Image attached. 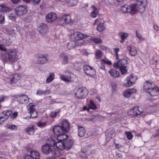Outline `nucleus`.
I'll return each mask as SVG.
<instances>
[{"label": "nucleus", "instance_id": "f257e3e1", "mask_svg": "<svg viewBox=\"0 0 159 159\" xmlns=\"http://www.w3.org/2000/svg\"><path fill=\"white\" fill-rule=\"evenodd\" d=\"M1 59L3 61H9L11 63L16 62L18 60L17 50L16 49H11L2 53Z\"/></svg>", "mask_w": 159, "mask_h": 159}, {"label": "nucleus", "instance_id": "f03ea898", "mask_svg": "<svg viewBox=\"0 0 159 159\" xmlns=\"http://www.w3.org/2000/svg\"><path fill=\"white\" fill-rule=\"evenodd\" d=\"M70 36L71 38L75 40L77 42L78 46H81L84 44L83 39L88 37L89 36L79 32H75L73 30H70Z\"/></svg>", "mask_w": 159, "mask_h": 159}, {"label": "nucleus", "instance_id": "7ed1b4c3", "mask_svg": "<svg viewBox=\"0 0 159 159\" xmlns=\"http://www.w3.org/2000/svg\"><path fill=\"white\" fill-rule=\"evenodd\" d=\"M136 3L133 4L135 8H137V11H139L143 12L145 9V4L147 3L146 0H136Z\"/></svg>", "mask_w": 159, "mask_h": 159}, {"label": "nucleus", "instance_id": "20e7f679", "mask_svg": "<svg viewBox=\"0 0 159 159\" xmlns=\"http://www.w3.org/2000/svg\"><path fill=\"white\" fill-rule=\"evenodd\" d=\"M20 76L19 74H15L13 75L12 78H7V81L9 83L17 86L20 84Z\"/></svg>", "mask_w": 159, "mask_h": 159}, {"label": "nucleus", "instance_id": "39448f33", "mask_svg": "<svg viewBox=\"0 0 159 159\" xmlns=\"http://www.w3.org/2000/svg\"><path fill=\"white\" fill-rule=\"evenodd\" d=\"M88 93V90L85 88H79L75 93L76 96L79 98H84Z\"/></svg>", "mask_w": 159, "mask_h": 159}, {"label": "nucleus", "instance_id": "423d86ee", "mask_svg": "<svg viewBox=\"0 0 159 159\" xmlns=\"http://www.w3.org/2000/svg\"><path fill=\"white\" fill-rule=\"evenodd\" d=\"M135 6L132 4L128 6L125 5L121 7V10L124 13L129 12L132 14H134L137 12V8H135Z\"/></svg>", "mask_w": 159, "mask_h": 159}, {"label": "nucleus", "instance_id": "0eeeda50", "mask_svg": "<svg viewBox=\"0 0 159 159\" xmlns=\"http://www.w3.org/2000/svg\"><path fill=\"white\" fill-rule=\"evenodd\" d=\"M16 13L18 16H22L27 12V7L25 5H20L17 7L15 9Z\"/></svg>", "mask_w": 159, "mask_h": 159}, {"label": "nucleus", "instance_id": "6e6552de", "mask_svg": "<svg viewBox=\"0 0 159 159\" xmlns=\"http://www.w3.org/2000/svg\"><path fill=\"white\" fill-rule=\"evenodd\" d=\"M58 21L60 25H64L70 23L71 19L70 15H66L59 17Z\"/></svg>", "mask_w": 159, "mask_h": 159}, {"label": "nucleus", "instance_id": "1a4fd4ad", "mask_svg": "<svg viewBox=\"0 0 159 159\" xmlns=\"http://www.w3.org/2000/svg\"><path fill=\"white\" fill-rule=\"evenodd\" d=\"M98 24L97 30L99 32H102L106 28V26L104 23L102 22V20L100 18H98L94 21L93 24L95 25Z\"/></svg>", "mask_w": 159, "mask_h": 159}, {"label": "nucleus", "instance_id": "9d476101", "mask_svg": "<svg viewBox=\"0 0 159 159\" xmlns=\"http://www.w3.org/2000/svg\"><path fill=\"white\" fill-rule=\"evenodd\" d=\"M144 113L143 112L139 111V107H135L133 108L130 109L128 112V115L132 117H134L140 115L144 116L145 115Z\"/></svg>", "mask_w": 159, "mask_h": 159}, {"label": "nucleus", "instance_id": "9b49d317", "mask_svg": "<svg viewBox=\"0 0 159 159\" xmlns=\"http://www.w3.org/2000/svg\"><path fill=\"white\" fill-rule=\"evenodd\" d=\"M84 70L85 73L87 75L93 77L96 74V70L92 67L86 65L84 66Z\"/></svg>", "mask_w": 159, "mask_h": 159}, {"label": "nucleus", "instance_id": "f8f14e48", "mask_svg": "<svg viewBox=\"0 0 159 159\" xmlns=\"http://www.w3.org/2000/svg\"><path fill=\"white\" fill-rule=\"evenodd\" d=\"M57 17V14L54 12H50L46 16V22L48 23H51L55 20Z\"/></svg>", "mask_w": 159, "mask_h": 159}, {"label": "nucleus", "instance_id": "ddd939ff", "mask_svg": "<svg viewBox=\"0 0 159 159\" xmlns=\"http://www.w3.org/2000/svg\"><path fill=\"white\" fill-rule=\"evenodd\" d=\"M147 93L152 96L155 97L153 99L156 100L158 98L159 90L158 87L155 85Z\"/></svg>", "mask_w": 159, "mask_h": 159}, {"label": "nucleus", "instance_id": "4468645a", "mask_svg": "<svg viewBox=\"0 0 159 159\" xmlns=\"http://www.w3.org/2000/svg\"><path fill=\"white\" fill-rule=\"evenodd\" d=\"M155 85V83L152 81L149 80L146 81L143 84V90L147 93Z\"/></svg>", "mask_w": 159, "mask_h": 159}, {"label": "nucleus", "instance_id": "2eb2a0df", "mask_svg": "<svg viewBox=\"0 0 159 159\" xmlns=\"http://www.w3.org/2000/svg\"><path fill=\"white\" fill-rule=\"evenodd\" d=\"M39 152L35 150H32L30 155H26L24 157V159H39Z\"/></svg>", "mask_w": 159, "mask_h": 159}, {"label": "nucleus", "instance_id": "dca6fc26", "mask_svg": "<svg viewBox=\"0 0 159 159\" xmlns=\"http://www.w3.org/2000/svg\"><path fill=\"white\" fill-rule=\"evenodd\" d=\"M30 113V117L34 118L37 116V112L35 110V107L34 105L30 103L27 106Z\"/></svg>", "mask_w": 159, "mask_h": 159}, {"label": "nucleus", "instance_id": "f3484780", "mask_svg": "<svg viewBox=\"0 0 159 159\" xmlns=\"http://www.w3.org/2000/svg\"><path fill=\"white\" fill-rule=\"evenodd\" d=\"M53 149L52 146L46 143L43 144L41 148L42 152L43 153L46 154H48L51 153Z\"/></svg>", "mask_w": 159, "mask_h": 159}, {"label": "nucleus", "instance_id": "a211bd4d", "mask_svg": "<svg viewBox=\"0 0 159 159\" xmlns=\"http://www.w3.org/2000/svg\"><path fill=\"white\" fill-rule=\"evenodd\" d=\"M48 26L45 24L41 23L39 24L38 30L40 34L42 36L46 34L47 32Z\"/></svg>", "mask_w": 159, "mask_h": 159}, {"label": "nucleus", "instance_id": "6ab92c4d", "mask_svg": "<svg viewBox=\"0 0 159 159\" xmlns=\"http://www.w3.org/2000/svg\"><path fill=\"white\" fill-rule=\"evenodd\" d=\"M53 131L54 134L57 136L62 134L63 133H65L63 129L61 126H55L53 128Z\"/></svg>", "mask_w": 159, "mask_h": 159}, {"label": "nucleus", "instance_id": "aec40b11", "mask_svg": "<svg viewBox=\"0 0 159 159\" xmlns=\"http://www.w3.org/2000/svg\"><path fill=\"white\" fill-rule=\"evenodd\" d=\"M136 91L134 89H128L125 90L123 93V96L126 98H129L132 94L136 93Z\"/></svg>", "mask_w": 159, "mask_h": 159}, {"label": "nucleus", "instance_id": "412c9836", "mask_svg": "<svg viewBox=\"0 0 159 159\" xmlns=\"http://www.w3.org/2000/svg\"><path fill=\"white\" fill-rule=\"evenodd\" d=\"M29 101V98L28 97L25 95L20 96L18 99V102L21 104L27 103Z\"/></svg>", "mask_w": 159, "mask_h": 159}, {"label": "nucleus", "instance_id": "4be33fe9", "mask_svg": "<svg viewBox=\"0 0 159 159\" xmlns=\"http://www.w3.org/2000/svg\"><path fill=\"white\" fill-rule=\"evenodd\" d=\"M73 144V141L68 138L64 142L65 149L69 150Z\"/></svg>", "mask_w": 159, "mask_h": 159}, {"label": "nucleus", "instance_id": "5701e85b", "mask_svg": "<svg viewBox=\"0 0 159 159\" xmlns=\"http://www.w3.org/2000/svg\"><path fill=\"white\" fill-rule=\"evenodd\" d=\"M62 129H63L65 133L68 132L69 129V125L68 121L66 120H64L62 123Z\"/></svg>", "mask_w": 159, "mask_h": 159}, {"label": "nucleus", "instance_id": "b1692460", "mask_svg": "<svg viewBox=\"0 0 159 159\" xmlns=\"http://www.w3.org/2000/svg\"><path fill=\"white\" fill-rule=\"evenodd\" d=\"M60 77L61 80L66 82H70L71 81V75L70 74H69L67 76L60 75Z\"/></svg>", "mask_w": 159, "mask_h": 159}, {"label": "nucleus", "instance_id": "393cba45", "mask_svg": "<svg viewBox=\"0 0 159 159\" xmlns=\"http://www.w3.org/2000/svg\"><path fill=\"white\" fill-rule=\"evenodd\" d=\"M127 49L132 56H135L137 54V50L135 47L132 46H129L127 47Z\"/></svg>", "mask_w": 159, "mask_h": 159}, {"label": "nucleus", "instance_id": "a878e982", "mask_svg": "<svg viewBox=\"0 0 159 159\" xmlns=\"http://www.w3.org/2000/svg\"><path fill=\"white\" fill-rule=\"evenodd\" d=\"M119 35L120 38V42L121 43H123L125 42V39L128 37L129 34L126 33L122 32L119 34Z\"/></svg>", "mask_w": 159, "mask_h": 159}, {"label": "nucleus", "instance_id": "bb28decb", "mask_svg": "<svg viewBox=\"0 0 159 159\" xmlns=\"http://www.w3.org/2000/svg\"><path fill=\"white\" fill-rule=\"evenodd\" d=\"M78 46L77 42L74 41H70L67 44V48L69 50H70L75 48Z\"/></svg>", "mask_w": 159, "mask_h": 159}, {"label": "nucleus", "instance_id": "cd10ccee", "mask_svg": "<svg viewBox=\"0 0 159 159\" xmlns=\"http://www.w3.org/2000/svg\"><path fill=\"white\" fill-rule=\"evenodd\" d=\"M59 57L61 59L62 63L63 64H66L68 63V57L65 54L61 53Z\"/></svg>", "mask_w": 159, "mask_h": 159}, {"label": "nucleus", "instance_id": "c85d7f7f", "mask_svg": "<svg viewBox=\"0 0 159 159\" xmlns=\"http://www.w3.org/2000/svg\"><path fill=\"white\" fill-rule=\"evenodd\" d=\"M57 148L59 150H63L65 149L64 142L58 141L56 143Z\"/></svg>", "mask_w": 159, "mask_h": 159}, {"label": "nucleus", "instance_id": "c756f323", "mask_svg": "<svg viewBox=\"0 0 159 159\" xmlns=\"http://www.w3.org/2000/svg\"><path fill=\"white\" fill-rule=\"evenodd\" d=\"M55 78V75L53 73L50 72L47 77L46 80V83H49L52 81Z\"/></svg>", "mask_w": 159, "mask_h": 159}, {"label": "nucleus", "instance_id": "7c9ffc66", "mask_svg": "<svg viewBox=\"0 0 159 159\" xmlns=\"http://www.w3.org/2000/svg\"><path fill=\"white\" fill-rule=\"evenodd\" d=\"M78 2V0H70L64 3L65 5L69 7H73L75 6Z\"/></svg>", "mask_w": 159, "mask_h": 159}, {"label": "nucleus", "instance_id": "2f4dec72", "mask_svg": "<svg viewBox=\"0 0 159 159\" xmlns=\"http://www.w3.org/2000/svg\"><path fill=\"white\" fill-rule=\"evenodd\" d=\"M47 61V58L44 56H39L37 57V62L38 64H43Z\"/></svg>", "mask_w": 159, "mask_h": 159}, {"label": "nucleus", "instance_id": "473e14b6", "mask_svg": "<svg viewBox=\"0 0 159 159\" xmlns=\"http://www.w3.org/2000/svg\"><path fill=\"white\" fill-rule=\"evenodd\" d=\"M65 133H63L57 136V139L58 141L64 142L68 138V136Z\"/></svg>", "mask_w": 159, "mask_h": 159}, {"label": "nucleus", "instance_id": "72a5a7b5", "mask_svg": "<svg viewBox=\"0 0 159 159\" xmlns=\"http://www.w3.org/2000/svg\"><path fill=\"white\" fill-rule=\"evenodd\" d=\"M50 91L48 89H47L45 91L38 89L36 92V94L38 95H46L50 93Z\"/></svg>", "mask_w": 159, "mask_h": 159}, {"label": "nucleus", "instance_id": "f704fd0d", "mask_svg": "<svg viewBox=\"0 0 159 159\" xmlns=\"http://www.w3.org/2000/svg\"><path fill=\"white\" fill-rule=\"evenodd\" d=\"M93 11L91 12V16L93 18L96 17L98 14V10L97 8L93 6L91 7Z\"/></svg>", "mask_w": 159, "mask_h": 159}, {"label": "nucleus", "instance_id": "c9c22d12", "mask_svg": "<svg viewBox=\"0 0 159 159\" xmlns=\"http://www.w3.org/2000/svg\"><path fill=\"white\" fill-rule=\"evenodd\" d=\"M78 133L79 135L81 137L84 136L85 133V130L84 127L81 126L78 127Z\"/></svg>", "mask_w": 159, "mask_h": 159}, {"label": "nucleus", "instance_id": "e433bc0d", "mask_svg": "<svg viewBox=\"0 0 159 159\" xmlns=\"http://www.w3.org/2000/svg\"><path fill=\"white\" fill-rule=\"evenodd\" d=\"M10 10V8L4 4L0 5V11L3 12H7Z\"/></svg>", "mask_w": 159, "mask_h": 159}, {"label": "nucleus", "instance_id": "4c0bfd02", "mask_svg": "<svg viewBox=\"0 0 159 159\" xmlns=\"http://www.w3.org/2000/svg\"><path fill=\"white\" fill-rule=\"evenodd\" d=\"M26 131L29 135L33 134L35 131V129L33 125H30L25 129Z\"/></svg>", "mask_w": 159, "mask_h": 159}, {"label": "nucleus", "instance_id": "58836bf2", "mask_svg": "<svg viewBox=\"0 0 159 159\" xmlns=\"http://www.w3.org/2000/svg\"><path fill=\"white\" fill-rule=\"evenodd\" d=\"M110 75L112 77H116L119 75V73L116 70L114 69H111L109 71Z\"/></svg>", "mask_w": 159, "mask_h": 159}, {"label": "nucleus", "instance_id": "ea45409f", "mask_svg": "<svg viewBox=\"0 0 159 159\" xmlns=\"http://www.w3.org/2000/svg\"><path fill=\"white\" fill-rule=\"evenodd\" d=\"M90 39L93 43L96 44H101L102 42V39L99 38L91 37L90 38Z\"/></svg>", "mask_w": 159, "mask_h": 159}, {"label": "nucleus", "instance_id": "a19ab883", "mask_svg": "<svg viewBox=\"0 0 159 159\" xmlns=\"http://www.w3.org/2000/svg\"><path fill=\"white\" fill-rule=\"evenodd\" d=\"M51 153L52 155L55 157H58L61 156V153L60 151L57 149V150L53 149Z\"/></svg>", "mask_w": 159, "mask_h": 159}, {"label": "nucleus", "instance_id": "79ce46f5", "mask_svg": "<svg viewBox=\"0 0 159 159\" xmlns=\"http://www.w3.org/2000/svg\"><path fill=\"white\" fill-rule=\"evenodd\" d=\"M2 113L3 115V116L7 120L9 117H10L12 113V112L11 110H7L6 111L2 112Z\"/></svg>", "mask_w": 159, "mask_h": 159}, {"label": "nucleus", "instance_id": "37998d69", "mask_svg": "<svg viewBox=\"0 0 159 159\" xmlns=\"http://www.w3.org/2000/svg\"><path fill=\"white\" fill-rule=\"evenodd\" d=\"M46 144L52 146V148L54 149V147L55 144V142L54 139L51 138L48 139L47 143Z\"/></svg>", "mask_w": 159, "mask_h": 159}, {"label": "nucleus", "instance_id": "c03bdc74", "mask_svg": "<svg viewBox=\"0 0 159 159\" xmlns=\"http://www.w3.org/2000/svg\"><path fill=\"white\" fill-rule=\"evenodd\" d=\"M123 85L125 87H129L131 86L132 84L130 82L129 78L127 77L123 83Z\"/></svg>", "mask_w": 159, "mask_h": 159}, {"label": "nucleus", "instance_id": "a18cd8bd", "mask_svg": "<svg viewBox=\"0 0 159 159\" xmlns=\"http://www.w3.org/2000/svg\"><path fill=\"white\" fill-rule=\"evenodd\" d=\"M60 112V110L59 109H57L54 111H52L50 114V116L52 118H54L57 115L59 114Z\"/></svg>", "mask_w": 159, "mask_h": 159}, {"label": "nucleus", "instance_id": "49530a36", "mask_svg": "<svg viewBox=\"0 0 159 159\" xmlns=\"http://www.w3.org/2000/svg\"><path fill=\"white\" fill-rule=\"evenodd\" d=\"M88 106L89 109L95 110L97 109V108L96 105L92 100H90V103Z\"/></svg>", "mask_w": 159, "mask_h": 159}, {"label": "nucleus", "instance_id": "de8ad7c7", "mask_svg": "<svg viewBox=\"0 0 159 159\" xmlns=\"http://www.w3.org/2000/svg\"><path fill=\"white\" fill-rule=\"evenodd\" d=\"M127 61L125 59H122L118 61L119 67L125 66L127 63Z\"/></svg>", "mask_w": 159, "mask_h": 159}, {"label": "nucleus", "instance_id": "09e8293b", "mask_svg": "<svg viewBox=\"0 0 159 159\" xmlns=\"http://www.w3.org/2000/svg\"><path fill=\"white\" fill-rule=\"evenodd\" d=\"M127 77L132 84L135 83L137 80L135 76L134 77L132 75H129Z\"/></svg>", "mask_w": 159, "mask_h": 159}, {"label": "nucleus", "instance_id": "8fccbe9b", "mask_svg": "<svg viewBox=\"0 0 159 159\" xmlns=\"http://www.w3.org/2000/svg\"><path fill=\"white\" fill-rule=\"evenodd\" d=\"M136 35L137 37L141 41H144L145 40L144 38L143 37L141 34L137 31L136 32Z\"/></svg>", "mask_w": 159, "mask_h": 159}, {"label": "nucleus", "instance_id": "3c124183", "mask_svg": "<svg viewBox=\"0 0 159 159\" xmlns=\"http://www.w3.org/2000/svg\"><path fill=\"white\" fill-rule=\"evenodd\" d=\"M96 58L97 59H99L102 57V53L101 51L98 50H97L95 52Z\"/></svg>", "mask_w": 159, "mask_h": 159}, {"label": "nucleus", "instance_id": "603ef678", "mask_svg": "<svg viewBox=\"0 0 159 159\" xmlns=\"http://www.w3.org/2000/svg\"><path fill=\"white\" fill-rule=\"evenodd\" d=\"M126 66L120 67V70L121 72V74H124L127 72V70L126 68Z\"/></svg>", "mask_w": 159, "mask_h": 159}, {"label": "nucleus", "instance_id": "864d4df0", "mask_svg": "<svg viewBox=\"0 0 159 159\" xmlns=\"http://www.w3.org/2000/svg\"><path fill=\"white\" fill-rule=\"evenodd\" d=\"M113 131H112L111 132H106L105 135L106 138L107 139L109 140L110 139H111L112 136V134L113 133Z\"/></svg>", "mask_w": 159, "mask_h": 159}, {"label": "nucleus", "instance_id": "5fc2aeb1", "mask_svg": "<svg viewBox=\"0 0 159 159\" xmlns=\"http://www.w3.org/2000/svg\"><path fill=\"white\" fill-rule=\"evenodd\" d=\"M113 131H112L111 132H106L105 135L106 138L107 139L109 140L110 139H111L112 136V134L113 133Z\"/></svg>", "mask_w": 159, "mask_h": 159}, {"label": "nucleus", "instance_id": "6e6d98bb", "mask_svg": "<svg viewBox=\"0 0 159 159\" xmlns=\"http://www.w3.org/2000/svg\"><path fill=\"white\" fill-rule=\"evenodd\" d=\"M125 134L128 139L131 140L133 137V135L130 132H125Z\"/></svg>", "mask_w": 159, "mask_h": 159}, {"label": "nucleus", "instance_id": "4d7b16f0", "mask_svg": "<svg viewBox=\"0 0 159 159\" xmlns=\"http://www.w3.org/2000/svg\"><path fill=\"white\" fill-rule=\"evenodd\" d=\"M46 124L45 122L39 121L37 123V126L39 127H43L45 126Z\"/></svg>", "mask_w": 159, "mask_h": 159}, {"label": "nucleus", "instance_id": "13d9d810", "mask_svg": "<svg viewBox=\"0 0 159 159\" xmlns=\"http://www.w3.org/2000/svg\"><path fill=\"white\" fill-rule=\"evenodd\" d=\"M8 17L10 20L12 21H15L16 19V15L14 13H12L10 14L9 15Z\"/></svg>", "mask_w": 159, "mask_h": 159}, {"label": "nucleus", "instance_id": "bf43d9fd", "mask_svg": "<svg viewBox=\"0 0 159 159\" xmlns=\"http://www.w3.org/2000/svg\"><path fill=\"white\" fill-rule=\"evenodd\" d=\"M18 113L17 111H15L12 113L10 116V119L11 120L15 119L17 116Z\"/></svg>", "mask_w": 159, "mask_h": 159}, {"label": "nucleus", "instance_id": "052dcab7", "mask_svg": "<svg viewBox=\"0 0 159 159\" xmlns=\"http://www.w3.org/2000/svg\"><path fill=\"white\" fill-rule=\"evenodd\" d=\"M6 127L8 129H14L16 128V126L15 125L8 124L7 125Z\"/></svg>", "mask_w": 159, "mask_h": 159}, {"label": "nucleus", "instance_id": "680f3d73", "mask_svg": "<svg viewBox=\"0 0 159 159\" xmlns=\"http://www.w3.org/2000/svg\"><path fill=\"white\" fill-rule=\"evenodd\" d=\"M101 62L104 63H105L109 65H112V63L110 61L107 60L102 59L101 60Z\"/></svg>", "mask_w": 159, "mask_h": 159}, {"label": "nucleus", "instance_id": "e2e57ef3", "mask_svg": "<svg viewBox=\"0 0 159 159\" xmlns=\"http://www.w3.org/2000/svg\"><path fill=\"white\" fill-rule=\"evenodd\" d=\"M4 16L3 14H0V24H3L4 23Z\"/></svg>", "mask_w": 159, "mask_h": 159}, {"label": "nucleus", "instance_id": "0e129e2a", "mask_svg": "<svg viewBox=\"0 0 159 159\" xmlns=\"http://www.w3.org/2000/svg\"><path fill=\"white\" fill-rule=\"evenodd\" d=\"M113 50L114 52H115L117 59H118V53L120 52V49L118 48H116L113 49Z\"/></svg>", "mask_w": 159, "mask_h": 159}, {"label": "nucleus", "instance_id": "69168bd1", "mask_svg": "<svg viewBox=\"0 0 159 159\" xmlns=\"http://www.w3.org/2000/svg\"><path fill=\"white\" fill-rule=\"evenodd\" d=\"M8 33L10 35L12 36H14L16 34L14 30L12 29H11L10 30L8 31Z\"/></svg>", "mask_w": 159, "mask_h": 159}, {"label": "nucleus", "instance_id": "338daca9", "mask_svg": "<svg viewBox=\"0 0 159 159\" xmlns=\"http://www.w3.org/2000/svg\"><path fill=\"white\" fill-rule=\"evenodd\" d=\"M100 63H98L99 67L101 69H103L105 68V65L104 63L101 62V60L100 61Z\"/></svg>", "mask_w": 159, "mask_h": 159}, {"label": "nucleus", "instance_id": "774afa93", "mask_svg": "<svg viewBox=\"0 0 159 159\" xmlns=\"http://www.w3.org/2000/svg\"><path fill=\"white\" fill-rule=\"evenodd\" d=\"M7 98V97L4 95H0V102H3L5 101V99Z\"/></svg>", "mask_w": 159, "mask_h": 159}]
</instances>
